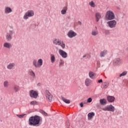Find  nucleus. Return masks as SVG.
Instances as JSON below:
<instances>
[{
	"mask_svg": "<svg viewBox=\"0 0 128 128\" xmlns=\"http://www.w3.org/2000/svg\"><path fill=\"white\" fill-rule=\"evenodd\" d=\"M42 122V118L39 116H31L29 119V125L30 126H39Z\"/></svg>",
	"mask_w": 128,
	"mask_h": 128,
	"instance_id": "1",
	"label": "nucleus"
},
{
	"mask_svg": "<svg viewBox=\"0 0 128 128\" xmlns=\"http://www.w3.org/2000/svg\"><path fill=\"white\" fill-rule=\"evenodd\" d=\"M106 19L107 20H112L115 18V14L112 10H108L106 12Z\"/></svg>",
	"mask_w": 128,
	"mask_h": 128,
	"instance_id": "2",
	"label": "nucleus"
},
{
	"mask_svg": "<svg viewBox=\"0 0 128 128\" xmlns=\"http://www.w3.org/2000/svg\"><path fill=\"white\" fill-rule=\"evenodd\" d=\"M53 44L55 46H60L62 48H64L66 46L65 44L62 41H60L59 39L55 38L53 40Z\"/></svg>",
	"mask_w": 128,
	"mask_h": 128,
	"instance_id": "3",
	"label": "nucleus"
},
{
	"mask_svg": "<svg viewBox=\"0 0 128 128\" xmlns=\"http://www.w3.org/2000/svg\"><path fill=\"white\" fill-rule=\"evenodd\" d=\"M102 110L103 111H108V112H114L115 111V108L112 105H108L106 106L104 108H101Z\"/></svg>",
	"mask_w": 128,
	"mask_h": 128,
	"instance_id": "4",
	"label": "nucleus"
},
{
	"mask_svg": "<svg viewBox=\"0 0 128 128\" xmlns=\"http://www.w3.org/2000/svg\"><path fill=\"white\" fill-rule=\"evenodd\" d=\"M34 12L32 10H28L24 14V19L26 20L29 17H32L34 16Z\"/></svg>",
	"mask_w": 128,
	"mask_h": 128,
	"instance_id": "5",
	"label": "nucleus"
},
{
	"mask_svg": "<svg viewBox=\"0 0 128 128\" xmlns=\"http://www.w3.org/2000/svg\"><path fill=\"white\" fill-rule=\"evenodd\" d=\"M107 24L110 28H114L116 26V21L115 20H112L111 21L108 22Z\"/></svg>",
	"mask_w": 128,
	"mask_h": 128,
	"instance_id": "6",
	"label": "nucleus"
},
{
	"mask_svg": "<svg viewBox=\"0 0 128 128\" xmlns=\"http://www.w3.org/2000/svg\"><path fill=\"white\" fill-rule=\"evenodd\" d=\"M30 96L32 98H36L38 96V94L37 92L34 90H31L30 92Z\"/></svg>",
	"mask_w": 128,
	"mask_h": 128,
	"instance_id": "7",
	"label": "nucleus"
},
{
	"mask_svg": "<svg viewBox=\"0 0 128 128\" xmlns=\"http://www.w3.org/2000/svg\"><path fill=\"white\" fill-rule=\"evenodd\" d=\"M45 93L46 94V98H47L48 101L51 102L52 100V96L50 94L48 90H46Z\"/></svg>",
	"mask_w": 128,
	"mask_h": 128,
	"instance_id": "8",
	"label": "nucleus"
},
{
	"mask_svg": "<svg viewBox=\"0 0 128 128\" xmlns=\"http://www.w3.org/2000/svg\"><path fill=\"white\" fill-rule=\"evenodd\" d=\"M77 34L74 32L73 30H70L69 32H68V34H67V36H68V37L70 38H72L74 37H75L76 36Z\"/></svg>",
	"mask_w": 128,
	"mask_h": 128,
	"instance_id": "9",
	"label": "nucleus"
},
{
	"mask_svg": "<svg viewBox=\"0 0 128 128\" xmlns=\"http://www.w3.org/2000/svg\"><path fill=\"white\" fill-rule=\"evenodd\" d=\"M59 54L62 56L64 58L68 57V54L62 50H59Z\"/></svg>",
	"mask_w": 128,
	"mask_h": 128,
	"instance_id": "10",
	"label": "nucleus"
},
{
	"mask_svg": "<svg viewBox=\"0 0 128 128\" xmlns=\"http://www.w3.org/2000/svg\"><path fill=\"white\" fill-rule=\"evenodd\" d=\"M12 34H13V32L12 30H10L9 32H8L6 36L7 40H8V41H10L12 40Z\"/></svg>",
	"mask_w": 128,
	"mask_h": 128,
	"instance_id": "11",
	"label": "nucleus"
},
{
	"mask_svg": "<svg viewBox=\"0 0 128 128\" xmlns=\"http://www.w3.org/2000/svg\"><path fill=\"white\" fill-rule=\"evenodd\" d=\"M94 16H95L96 20V22H98L101 19L102 16L100 12H96Z\"/></svg>",
	"mask_w": 128,
	"mask_h": 128,
	"instance_id": "12",
	"label": "nucleus"
},
{
	"mask_svg": "<svg viewBox=\"0 0 128 128\" xmlns=\"http://www.w3.org/2000/svg\"><path fill=\"white\" fill-rule=\"evenodd\" d=\"M92 81L90 79L86 78L84 81V84L86 86H89L92 84Z\"/></svg>",
	"mask_w": 128,
	"mask_h": 128,
	"instance_id": "13",
	"label": "nucleus"
},
{
	"mask_svg": "<svg viewBox=\"0 0 128 128\" xmlns=\"http://www.w3.org/2000/svg\"><path fill=\"white\" fill-rule=\"evenodd\" d=\"M107 54H108V50H103L102 51L100 52V58H104V56H105Z\"/></svg>",
	"mask_w": 128,
	"mask_h": 128,
	"instance_id": "14",
	"label": "nucleus"
},
{
	"mask_svg": "<svg viewBox=\"0 0 128 128\" xmlns=\"http://www.w3.org/2000/svg\"><path fill=\"white\" fill-rule=\"evenodd\" d=\"M96 30H92L91 32V34L93 36H96L98 34L99 32L97 29V27H95Z\"/></svg>",
	"mask_w": 128,
	"mask_h": 128,
	"instance_id": "15",
	"label": "nucleus"
},
{
	"mask_svg": "<svg viewBox=\"0 0 128 128\" xmlns=\"http://www.w3.org/2000/svg\"><path fill=\"white\" fill-rule=\"evenodd\" d=\"M107 100L108 101V102H113L115 100V98L112 96H108Z\"/></svg>",
	"mask_w": 128,
	"mask_h": 128,
	"instance_id": "16",
	"label": "nucleus"
},
{
	"mask_svg": "<svg viewBox=\"0 0 128 128\" xmlns=\"http://www.w3.org/2000/svg\"><path fill=\"white\" fill-rule=\"evenodd\" d=\"M15 66H16V64L14 62L10 63L7 66V68L8 70H13V68H14Z\"/></svg>",
	"mask_w": 128,
	"mask_h": 128,
	"instance_id": "17",
	"label": "nucleus"
},
{
	"mask_svg": "<svg viewBox=\"0 0 128 128\" xmlns=\"http://www.w3.org/2000/svg\"><path fill=\"white\" fill-rule=\"evenodd\" d=\"M95 116V114L94 112H89L88 114V120H92V118Z\"/></svg>",
	"mask_w": 128,
	"mask_h": 128,
	"instance_id": "18",
	"label": "nucleus"
},
{
	"mask_svg": "<svg viewBox=\"0 0 128 128\" xmlns=\"http://www.w3.org/2000/svg\"><path fill=\"white\" fill-rule=\"evenodd\" d=\"M4 47L5 48H12V44L10 43V42H4Z\"/></svg>",
	"mask_w": 128,
	"mask_h": 128,
	"instance_id": "19",
	"label": "nucleus"
},
{
	"mask_svg": "<svg viewBox=\"0 0 128 128\" xmlns=\"http://www.w3.org/2000/svg\"><path fill=\"white\" fill-rule=\"evenodd\" d=\"M12 10L10 8L8 7V6L5 8L4 12L6 14H10V13L12 12Z\"/></svg>",
	"mask_w": 128,
	"mask_h": 128,
	"instance_id": "20",
	"label": "nucleus"
},
{
	"mask_svg": "<svg viewBox=\"0 0 128 128\" xmlns=\"http://www.w3.org/2000/svg\"><path fill=\"white\" fill-rule=\"evenodd\" d=\"M88 4L91 8H94L96 6V2H94L93 0H92L90 2H89Z\"/></svg>",
	"mask_w": 128,
	"mask_h": 128,
	"instance_id": "21",
	"label": "nucleus"
},
{
	"mask_svg": "<svg viewBox=\"0 0 128 128\" xmlns=\"http://www.w3.org/2000/svg\"><path fill=\"white\" fill-rule=\"evenodd\" d=\"M120 62H121V60L120 59H119V58L115 59L114 60L113 64L115 66H116L117 64H120Z\"/></svg>",
	"mask_w": 128,
	"mask_h": 128,
	"instance_id": "22",
	"label": "nucleus"
},
{
	"mask_svg": "<svg viewBox=\"0 0 128 128\" xmlns=\"http://www.w3.org/2000/svg\"><path fill=\"white\" fill-rule=\"evenodd\" d=\"M50 60H51V62L54 64V62H56V58L54 54H51L50 55Z\"/></svg>",
	"mask_w": 128,
	"mask_h": 128,
	"instance_id": "23",
	"label": "nucleus"
},
{
	"mask_svg": "<svg viewBox=\"0 0 128 128\" xmlns=\"http://www.w3.org/2000/svg\"><path fill=\"white\" fill-rule=\"evenodd\" d=\"M95 76H96L95 73H94L92 72H88V76L90 78H92V79L94 78Z\"/></svg>",
	"mask_w": 128,
	"mask_h": 128,
	"instance_id": "24",
	"label": "nucleus"
},
{
	"mask_svg": "<svg viewBox=\"0 0 128 128\" xmlns=\"http://www.w3.org/2000/svg\"><path fill=\"white\" fill-rule=\"evenodd\" d=\"M100 103L101 105H106V100L104 98L100 100Z\"/></svg>",
	"mask_w": 128,
	"mask_h": 128,
	"instance_id": "25",
	"label": "nucleus"
},
{
	"mask_svg": "<svg viewBox=\"0 0 128 128\" xmlns=\"http://www.w3.org/2000/svg\"><path fill=\"white\" fill-rule=\"evenodd\" d=\"M61 100H62V101H63L64 102H65L66 104H70V100H69L68 99H66L64 98H61Z\"/></svg>",
	"mask_w": 128,
	"mask_h": 128,
	"instance_id": "26",
	"label": "nucleus"
},
{
	"mask_svg": "<svg viewBox=\"0 0 128 128\" xmlns=\"http://www.w3.org/2000/svg\"><path fill=\"white\" fill-rule=\"evenodd\" d=\"M42 64H43V60L42 59L40 58L38 60V68H40V66H42Z\"/></svg>",
	"mask_w": 128,
	"mask_h": 128,
	"instance_id": "27",
	"label": "nucleus"
},
{
	"mask_svg": "<svg viewBox=\"0 0 128 128\" xmlns=\"http://www.w3.org/2000/svg\"><path fill=\"white\" fill-rule=\"evenodd\" d=\"M4 88H8L9 86V82L8 80H5L4 82Z\"/></svg>",
	"mask_w": 128,
	"mask_h": 128,
	"instance_id": "28",
	"label": "nucleus"
},
{
	"mask_svg": "<svg viewBox=\"0 0 128 128\" xmlns=\"http://www.w3.org/2000/svg\"><path fill=\"white\" fill-rule=\"evenodd\" d=\"M32 64H34V66H35V68H38V62L36 60H34L32 62Z\"/></svg>",
	"mask_w": 128,
	"mask_h": 128,
	"instance_id": "29",
	"label": "nucleus"
},
{
	"mask_svg": "<svg viewBox=\"0 0 128 128\" xmlns=\"http://www.w3.org/2000/svg\"><path fill=\"white\" fill-rule=\"evenodd\" d=\"M68 7H65V8H64V10H61V14H65L66 13Z\"/></svg>",
	"mask_w": 128,
	"mask_h": 128,
	"instance_id": "30",
	"label": "nucleus"
},
{
	"mask_svg": "<svg viewBox=\"0 0 128 128\" xmlns=\"http://www.w3.org/2000/svg\"><path fill=\"white\" fill-rule=\"evenodd\" d=\"M14 90L15 92H18L20 90V86H14Z\"/></svg>",
	"mask_w": 128,
	"mask_h": 128,
	"instance_id": "31",
	"label": "nucleus"
},
{
	"mask_svg": "<svg viewBox=\"0 0 128 128\" xmlns=\"http://www.w3.org/2000/svg\"><path fill=\"white\" fill-rule=\"evenodd\" d=\"M64 62L63 60H61L60 62V63H59V66L60 68H61V66H64Z\"/></svg>",
	"mask_w": 128,
	"mask_h": 128,
	"instance_id": "32",
	"label": "nucleus"
},
{
	"mask_svg": "<svg viewBox=\"0 0 128 128\" xmlns=\"http://www.w3.org/2000/svg\"><path fill=\"white\" fill-rule=\"evenodd\" d=\"M30 76H32V78H35L36 75H35V73L34 72V71H32V70L30 71Z\"/></svg>",
	"mask_w": 128,
	"mask_h": 128,
	"instance_id": "33",
	"label": "nucleus"
},
{
	"mask_svg": "<svg viewBox=\"0 0 128 128\" xmlns=\"http://www.w3.org/2000/svg\"><path fill=\"white\" fill-rule=\"evenodd\" d=\"M127 74V72H122L120 75V76H126Z\"/></svg>",
	"mask_w": 128,
	"mask_h": 128,
	"instance_id": "34",
	"label": "nucleus"
},
{
	"mask_svg": "<svg viewBox=\"0 0 128 128\" xmlns=\"http://www.w3.org/2000/svg\"><path fill=\"white\" fill-rule=\"evenodd\" d=\"M37 104L36 101L34 100L30 102L31 106H34Z\"/></svg>",
	"mask_w": 128,
	"mask_h": 128,
	"instance_id": "35",
	"label": "nucleus"
},
{
	"mask_svg": "<svg viewBox=\"0 0 128 128\" xmlns=\"http://www.w3.org/2000/svg\"><path fill=\"white\" fill-rule=\"evenodd\" d=\"M92 98H89L88 99V100H87V102H88V103H90V102H92Z\"/></svg>",
	"mask_w": 128,
	"mask_h": 128,
	"instance_id": "36",
	"label": "nucleus"
},
{
	"mask_svg": "<svg viewBox=\"0 0 128 128\" xmlns=\"http://www.w3.org/2000/svg\"><path fill=\"white\" fill-rule=\"evenodd\" d=\"M24 116L25 114H21V115L17 114V116H18L20 118H22Z\"/></svg>",
	"mask_w": 128,
	"mask_h": 128,
	"instance_id": "37",
	"label": "nucleus"
},
{
	"mask_svg": "<svg viewBox=\"0 0 128 128\" xmlns=\"http://www.w3.org/2000/svg\"><path fill=\"white\" fill-rule=\"evenodd\" d=\"M102 86H104V88H105L106 86H107V83L106 82L103 83Z\"/></svg>",
	"mask_w": 128,
	"mask_h": 128,
	"instance_id": "38",
	"label": "nucleus"
},
{
	"mask_svg": "<svg viewBox=\"0 0 128 128\" xmlns=\"http://www.w3.org/2000/svg\"><path fill=\"white\" fill-rule=\"evenodd\" d=\"M98 82H99L100 84V82H102V79L98 80Z\"/></svg>",
	"mask_w": 128,
	"mask_h": 128,
	"instance_id": "39",
	"label": "nucleus"
},
{
	"mask_svg": "<svg viewBox=\"0 0 128 128\" xmlns=\"http://www.w3.org/2000/svg\"><path fill=\"white\" fill-rule=\"evenodd\" d=\"M80 108H83L84 104H83L82 103H80Z\"/></svg>",
	"mask_w": 128,
	"mask_h": 128,
	"instance_id": "40",
	"label": "nucleus"
},
{
	"mask_svg": "<svg viewBox=\"0 0 128 128\" xmlns=\"http://www.w3.org/2000/svg\"><path fill=\"white\" fill-rule=\"evenodd\" d=\"M79 22L80 24H82V22Z\"/></svg>",
	"mask_w": 128,
	"mask_h": 128,
	"instance_id": "41",
	"label": "nucleus"
},
{
	"mask_svg": "<svg viewBox=\"0 0 128 128\" xmlns=\"http://www.w3.org/2000/svg\"><path fill=\"white\" fill-rule=\"evenodd\" d=\"M44 114H45L46 115H47V114H46V112H44Z\"/></svg>",
	"mask_w": 128,
	"mask_h": 128,
	"instance_id": "42",
	"label": "nucleus"
},
{
	"mask_svg": "<svg viewBox=\"0 0 128 128\" xmlns=\"http://www.w3.org/2000/svg\"><path fill=\"white\" fill-rule=\"evenodd\" d=\"M106 32H109V31H108V30H107V31H106Z\"/></svg>",
	"mask_w": 128,
	"mask_h": 128,
	"instance_id": "43",
	"label": "nucleus"
},
{
	"mask_svg": "<svg viewBox=\"0 0 128 128\" xmlns=\"http://www.w3.org/2000/svg\"><path fill=\"white\" fill-rule=\"evenodd\" d=\"M83 58H85V56H83Z\"/></svg>",
	"mask_w": 128,
	"mask_h": 128,
	"instance_id": "44",
	"label": "nucleus"
}]
</instances>
